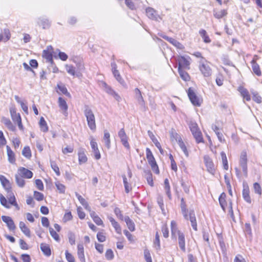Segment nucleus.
Wrapping results in <instances>:
<instances>
[{"mask_svg":"<svg viewBox=\"0 0 262 262\" xmlns=\"http://www.w3.org/2000/svg\"><path fill=\"white\" fill-rule=\"evenodd\" d=\"M178 72L181 78L184 81H189L190 79L189 75L184 70V69L178 68Z\"/></svg>","mask_w":262,"mask_h":262,"instance_id":"32","label":"nucleus"},{"mask_svg":"<svg viewBox=\"0 0 262 262\" xmlns=\"http://www.w3.org/2000/svg\"><path fill=\"white\" fill-rule=\"evenodd\" d=\"M199 34L205 43H210L211 42V40L210 39L209 36L207 34L206 31L205 30L201 29L199 31Z\"/></svg>","mask_w":262,"mask_h":262,"instance_id":"40","label":"nucleus"},{"mask_svg":"<svg viewBox=\"0 0 262 262\" xmlns=\"http://www.w3.org/2000/svg\"><path fill=\"white\" fill-rule=\"evenodd\" d=\"M57 87L58 90L63 94H64L66 96L70 97L71 95L68 92V90L66 86L62 84H58Z\"/></svg>","mask_w":262,"mask_h":262,"instance_id":"46","label":"nucleus"},{"mask_svg":"<svg viewBox=\"0 0 262 262\" xmlns=\"http://www.w3.org/2000/svg\"><path fill=\"white\" fill-rule=\"evenodd\" d=\"M178 236V244L179 246L183 251H185V239L183 233H179Z\"/></svg>","mask_w":262,"mask_h":262,"instance_id":"21","label":"nucleus"},{"mask_svg":"<svg viewBox=\"0 0 262 262\" xmlns=\"http://www.w3.org/2000/svg\"><path fill=\"white\" fill-rule=\"evenodd\" d=\"M4 35H3V39L5 41H7L8 40L10 39L11 37V34L10 32V31L8 29H5L4 30Z\"/></svg>","mask_w":262,"mask_h":262,"instance_id":"54","label":"nucleus"},{"mask_svg":"<svg viewBox=\"0 0 262 262\" xmlns=\"http://www.w3.org/2000/svg\"><path fill=\"white\" fill-rule=\"evenodd\" d=\"M6 149L9 162L11 164H15V156L14 152L8 145L6 146Z\"/></svg>","mask_w":262,"mask_h":262,"instance_id":"20","label":"nucleus"},{"mask_svg":"<svg viewBox=\"0 0 262 262\" xmlns=\"http://www.w3.org/2000/svg\"><path fill=\"white\" fill-rule=\"evenodd\" d=\"M35 184L36 187L39 190H43V185L42 182V181L39 179H37L35 180Z\"/></svg>","mask_w":262,"mask_h":262,"instance_id":"63","label":"nucleus"},{"mask_svg":"<svg viewBox=\"0 0 262 262\" xmlns=\"http://www.w3.org/2000/svg\"><path fill=\"white\" fill-rule=\"evenodd\" d=\"M253 187L255 191V192L261 195V189L260 185L258 183H255L253 184Z\"/></svg>","mask_w":262,"mask_h":262,"instance_id":"59","label":"nucleus"},{"mask_svg":"<svg viewBox=\"0 0 262 262\" xmlns=\"http://www.w3.org/2000/svg\"><path fill=\"white\" fill-rule=\"evenodd\" d=\"M103 141L106 147L109 149L111 147L110 135L107 130H104Z\"/></svg>","mask_w":262,"mask_h":262,"instance_id":"35","label":"nucleus"},{"mask_svg":"<svg viewBox=\"0 0 262 262\" xmlns=\"http://www.w3.org/2000/svg\"><path fill=\"white\" fill-rule=\"evenodd\" d=\"M146 158L148 160V162H152V161H154L155 159V158L152 154V152L150 150L149 148H146Z\"/></svg>","mask_w":262,"mask_h":262,"instance_id":"51","label":"nucleus"},{"mask_svg":"<svg viewBox=\"0 0 262 262\" xmlns=\"http://www.w3.org/2000/svg\"><path fill=\"white\" fill-rule=\"evenodd\" d=\"M161 36L163 38L165 39V40L169 42L170 43H171L172 45H173L177 48L180 49H183L184 48L182 44H181L180 42L174 39V38L169 37L166 35H162Z\"/></svg>","mask_w":262,"mask_h":262,"instance_id":"13","label":"nucleus"},{"mask_svg":"<svg viewBox=\"0 0 262 262\" xmlns=\"http://www.w3.org/2000/svg\"><path fill=\"white\" fill-rule=\"evenodd\" d=\"M65 67L67 72L69 74L72 76H75L76 75L75 68L72 65L66 64Z\"/></svg>","mask_w":262,"mask_h":262,"instance_id":"49","label":"nucleus"},{"mask_svg":"<svg viewBox=\"0 0 262 262\" xmlns=\"http://www.w3.org/2000/svg\"><path fill=\"white\" fill-rule=\"evenodd\" d=\"M181 209L185 219L188 220V212L189 210H188L186 208V204L183 198L181 199Z\"/></svg>","mask_w":262,"mask_h":262,"instance_id":"24","label":"nucleus"},{"mask_svg":"<svg viewBox=\"0 0 262 262\" xmlns=\"http://www.w3.org/2000/svg\"><path fill=\"white\" fill-rule=\"evenodd\" d=\"M189 126L196 142L198 143H203L202 134L198 127L197 123L191 121L189 123Z\"/></svg>","mask_w":262,"mask_h":262,"instance_id":"2","label":"nucleus"},{"mask_svg":"<svg viewBox=\"0 0 262 262\" xmlns=\"http://www.w3.org/2000/svg\"><path fill=\"white\" fill-rule=\"evenodd\" d=\"M77 255L79 259L81 262H85L84 247L82 244H79L77 246Z\"/></svg>","mask_w":262,"mask_h":262,"instance_id":"18","label":"nucleus"},{"mask_svg":"<svg viewBox=\"0 0 262 262\" xmlns=\"http://www.w3.org/2000/svg\"><path fill=\"white\" fill-rule=\"evenodd\" d=\"M118 136L120 138L122 144L127 149L129 148V144L128 142V138L124 128H121L118 132Z\"/></svg>","mask_w":262,"mask_h":262,"instance_id":"6","label":"nucleus"},{"mask_svg":"<svg viewBox=\"0 0 262 262\" xmlns=\"http://www.w3.org/2000/svg\"><path fill=\"white\" fill-rule=\"evenodd\" d=\"M40 249L42 252L47 256L51 255V250L48 245L44 243L40 244Z\"/></svg>","mask_w":262,"mask_h":262,"instance_id":"38","label":"nucleus"},{"mask_svg":"<svg viewBox=\"0 0 262 262\" xmlns=\"http://www.w3.org/2000/svg\"><path fill=\"white\" fill-rule=\"evenodd\" d=\"M243 196L244 200L248 203H251V200L249 195V189L248 186L244 185L243 190Z\"/></svg>","mask_w":262,"mask_h":262,"instance_id":"27","label":"nucleus"},{"mask_svg":"<svg viewBox=\"0 0 262 262\" xmlns=\"http://www.w3.org/2000/svg\"><path fill=\"white\" fill-rule=\"evenodd\" d=\"M90 144L95 159L97 160L101 158V155L97 147V143L93 138L91 139Z\"/></svg>","mask_w":262,"mask_h":262,"instance_id":"14","label":"nucleus"},{"mask_svg":"<svg viewBox=\"0 0 262 262\" xmlns=\"http://www.w3.org/2000/svg\"><path fill=\"white\" fill-rule=\"evenodd\" d=\"M34 198L38 201H42L43 199V194L37 191L34 192Z\"/></svg>","mask_w":262,"mask_h":262,"instance_id":"57","label":"nucleus"},{"mask_svg":"<svg viewBox=\"0 0 262 262\" xmlns=\"http://www.w3.org/2000/svg\"><path fill=\"white\" fill-rule=\"evenodd\" d=\"M97 238L100 242H103L106 239V237L103 232H98L97 234Z\"/></svg>","mask_w":262,"mask_h":262,"instance_id":"62","label":"nucleus"},{"mask_svg":"<svg viewBox=\"0 0 262 262\" xmlns=\"http://www.w3.org/2000/svg\"><path fill=\"white\" fill-rule=\"evenodd\" d=\"M105 257L108 260H112L114 257V253L111 249H108L105 253Z\"/></svg>","mask_w":262,"mask_h":262,"instance_id":"61","label":"nucleus"},{"mask_svg":"<svg viewBox=\"0 0 262 262\" xmlns=\"http://www.w3.org/2000/svg\"><path fill=\"white\" fill-rule=\"evenodd\" d=\"M84 115L86 118V121L89 127L93 132L96 129L95 117L92 110L88 105H85L84 108Z\"/></svg>","mask_w":262,"mask_h":262,"instance_id":"1","label":"nucleus"},{"mask_svg":"<svg viewBox=\"0 0 262 262\" xmlns=\"http://www.w3.org/2000/svg\"><path fill=\"white\" fill-rule=\"evenodd\" d=\"M55 186L60 193H64L65 190H66V187H65L64 185H63L62 184L60 183L59 182H56L55 183Z\"/></svg>","mask_w":262,"mask_h":262,"instance_id":"53","label":"nucleus"},{"mask_svg":"<svg viewBox=\"0 0 262 262\" xmlns=\"http://www.w3.org/2000/svg\"><path fill=\"white\" fill-rule=\"evenodd\" d=\"M53 52V48L51 46H47L46 49L44 50L42 52V57L52 65L54 63L52 55Z\"/></svg>","mask_w":262,"mask_h":262,"instance_id":"5","label":"nucleus"},{"mask_svg":"<svg viewBox=\"0 0 262 262\" xmlns=\"http://www.w3.org/2000/svg\"><path fill=\"white\" fill-rule=\"evenodd\" d=\"M188 220L191 222V225L192 228L195 230H197V223L196 221V217L195 215V213L193 210H189L188 212Z\"/></svg>","mask_w":262,"mask_h":262,"instance_id":"12","label":"nucleus"},{"mask_svg":"<svg viewBox=\"0 0 262 262\" xmlns=\"http://www.w3.org/2000/svg\"><path fill=\"white\" fill-rule=\"evenodd\" d=\"M221 156L222 157V163L223 165L224 169L225 170L228 169V160L226 155V154L224 151H222L221 153Z\"/></svg>","mask_w":262,"mask_h":262,"instance_id":"44","label":"nucleus"},{"mask_svg":"<svg viewBox=\"0 0 262 262\" xmlns=\"http://www.w3.org/2000/svg\"><path fill=\"white\" fill-rule=\"evenodd\" d=\"M58 104L60 108L63 111V113L67 114L68 106L65 100L61 97H59Z\"/></svg>","mask_w":262,"mask_h":262,"instance_id":"28","label":"nucleus"},{"mask_svg":"<svg viewBox=\"0 0 262 262\" xmlns=\"http://www.w3.org/2000/svg\"><path fill=\"white\" fill-rule=\"evenodd\" d=\"M134 93L135 98L137 100L139 104L141 106H144L145 103L141 91L138 88H136L134 90Z\"/></svg>","mask_w":262,"mask_h":262,"instance_id":"19","label":"nucleus"},{"mask_svg":"<svg viewBox=\"0 0 262 262\" xmlns=\"http://www.w3.org/2000/svg\"><path fill=\"white\" fill-rule=\"evenodd\" d=\"M8 196H7L8 198L9 203L14 206H15L17 208L19 209L18 204H17L16 202V199L15 198V196L14 195L13 193L10 191H9Z\"/></svg>","mask_w":262,"mask_h":262,"instance_id":"34","label":"nucleus"},{"mask_svg":"<svg viewBox=\"0 0 262 262\" xmlns=\"http://www.w3.org/2000/svg\"><path fill=\"white\" fill-rule=\"evenodd\" d=\"M199 69L204 77H209L211 75L212 70L209 63L204 58H202L199 61Z\"/></svg>","mask_w":262,"mask_h":262,"instance_id":"3","label":"nucleus"},{"mask_svg":"<svg viewBox=\"0 0 262 262\" xmlns=\"http://www.w3.org/2000/svg\"><path fill=\"white\" fill-rule=\"evenodd\" d=\"M15 177L16 182L18 186L20 187H23L25 184V180L23 179V178L19 176L18 174H15Z\"/></svg>","mask_w":262,"mask_h":262,"instance_id":"45","label":"nucleus"},{"mask_svg":"<svg viewBox=\"0 0 262 262\" xmlns=\"http://www.w3.org/2000/svg\"><path fill=\"white\" fill-rule=\"evenodd\" d=\"M252 69L253 72L257 76L261 75V71L259 68V65L256 62L254 59H253L251 61Z\"/></svg>","mask_w":262,"mask_h":262,"instance_id":"31","label":"nucleus"},{"mask_svg":"<svg viewBox=\"0 0 262 262\" xmlns=\"http://www.w3.org/2000/svg\"><path fill=\"white\" fill-rule=\"evenodd\" d=\"M187 93L191 102L195 106H200L202 100L196 95L191 88H189Z\"/></svg>","mask_w":262,"mask_h":262,"instance_id":"4","label":"nucleus"},{"mask_svg":"<svg viewBox=\"0 0 262 262\" xmlns=\"http://www.w3.org/2000/svg\"><path fill=\"white\" fill-rule=\"evenodd\" d=\"M238 91L241 93V95L244 99L247 101H250L251 100V97L249 93L246 88L242 86H240L238 88Z\"/></svg>","mask_w":262,"mask_h":262,"instance_id":"16","label":"nucleus"},{"mask_svg":"<svg viewBox=\"0 0 262 262\" xmlns=\"http://www.w3.org/2000/svg\"><path fill=\"white\" fill-rule=\"evenodd\" d=\"M76 196H77L80 203L85 208V209L90 210V207L89 206V204L77 192H76Z\"/></svg>","mask_w":262,"mask_h":262,"instance_id":"33","label":"nucleus"},{"mask_svg":"<svg viewBox=\"0 0 262 262\" xmlns=\"http://www.w3.org/2000/svg\"><path fill=\"white\" fill-rule=\"evenodd\" d=\"M174 135L178 137L177 138L178 139V143L180 147L182 150V151L184 152L185 156L187 157H188V156H189L188 151L187 149L186 146H185L184 143L182 141L181 138L180 137V136L178 134H175Z\"/></svg>","mask_w":262,"mask_h":262,"instance_id":"23","label":"nucleus"},{"mask_svg":"<svg viewBox=\"0 0 262 262\" xmlns=\"http://www.w3.org/2000/svg\"><path fill=\"white\" fill-rule=\"evenodd\" d=\"M112 72L114 77L120 84H121L122 85H124V82L123 80L121 78L118 71L116 70L117 66L116 63H112Z\"/></svg>","mask_w":262,"mask_h":262,"instance_id":"15","label":"nucleus"},{"mask_svg":"<svg viewBox=\"0 0 262 262\" xmlns=\"http://www.w3.org/2000/svg\"><path fill=\"white\" fill-rule=\"evenodd\" d=\"M251 93L253 95V100L257 103H260L261 102V97L258 95V93L256 91H251Z\"/></svg>","mask_w":262,"mask_h":262,"instance_id":"47","label":"nucleus"},{"mask_svg":"<svg viewBox=\"0 0 262 262\" xmlns=\"http://www.w3.org/2000/svg\"><path fill=\"white\" fill-rule=\"evenodd\" d=\"M226 195L224 192L221 194L219 200L221 207L224 211H225L226 206L227 205V203L226 201Z\"/></svg>","mask_w":262,"mask_h":262,"instance_id":"29","label":"nucleus"},{"mask_svg":"<svg viewBox=\"0 0 262 262\" xmlns=\"http://www.w3.org/2000/svg\"><path fill=\"white\" fill-rule=\"evenodd\" d=\"M50 233L52 237L56 241H59V237L58 234L56 233V231L54 230V229L52 228L49 229Z\"/></svg>","mask_w":262,"mask_h":262,"instance_id":"56","label":"nucleus"},{"mask_svg":"<svg viewBox=\"0 0 262 262\" xmlns=\"http://www.w3.org/2000/svg\"><path fill=\"white\" fill-rule=\"evenodd\" d=\"M227 14V11L226 10H221L220 11H213V15L214 16L217 18L220 19L224 16H226Z\"/></svg>","mask_w":262,"mask_h":262,"instance_id":"37","label":"nucleus"},{"mask_svg":"<svg viewBox=\"0 0 262 262\" xmlns=\"http://www.w3.org/2000/svg\"><path fill=\"white\" fill-rule=\"evenodd\" d=\"M10 113L11 118L14 122H16L21 119L19 113H16V110L14 106H12L10 108Z\"/></svg>","mask_w":262,"mask_h":262,"instance_id":"17","label":"nucleus"},{"mask_svg":"<svg viewBox=\"0 0 262 262\" xmlns=\"http://www.w3.org/2000/svg\"><path fill=\"white\" fill-rule=\"evenodd\" d=\"M78 160L80 164L85 163L87 160V157L83 150L78 152Z\"/></svg>","mask_w":262,"mask_h":262,"instance_id":"36","label":"nucleus"},{"mask_svg":"<svg viewBox=\"0 0 262 262\" xmlns=\"http://www.w3.org/2000/svg\"><path fill=\"white\" fill-rule=\"evenodd\" d=\"M22 154L27 158H30L31 157V153L30 147L28 146L25 147L23 149Z\"/></svg>","mask_w":262,"mask_h":262,"instance_id":"50","label":"nucleus"},{"mask_svg":"<svg viewBox=\"0 0 262 262\" xmlns=\"http://www.w3.org/2000/svg\"><path fill=\"white\" fill-rule=\"evenodd\" d=\"M247 159L246 152H242L241 156L239 163L242 168L245 177L247 176Z\"/></svg>","mask_w":262,"mask_h":262,"instance_id":"7","label":"nucleus"},{"mask_svg":"<svg viewBox=\"0 0 262 262\" xmlns=\"http://www.w3.org/2000/svg\"><path fill=\"white\" fill-rule=\"evenodd\" d=\"M154 246L155 248L157 250H159L160 249V238L158 232L156 233V236H155V239L154 241Z\"/></svg>","mask_w":262,"mask_h":262,"instance_id":"52","label":"nucleus"},{"mask_svg":"<svg viewBox=\"0 0 262 262\" xmlns=\"http://www.w3.org/2000/svg\"><path fill=\"white\" fill-rule=\"evenodd\" d=\"M144 172L145 173V177L146 179L148 184L150 186H152L154 183L151 173L148 170H145Z\"/></svg>","mask_w":262,"mask_h":262,"instance_id":"39","label":"nucleus"},{"mask_svg":"<svg viewBox=\"0 0 262 262\" xmlns=\"http://www.w3.org/2000/svg\"><path fill=\"white\" fill-rule=\"evenodd\" d=\"M39 123L41 130H42L43 132H47L48 127L47 126V124L46 121L42 117H41L40 118Z\"/></svg>","mask_w":262,"mask_h":262,"instance_id":"43","label":"nucleus"},{"mask_svg":"<svg viewBox=\"0 0 262 262\" xmlns=\"http://www.w3.org/2000/svg\"><path fill=\"white\" fill-rule=\"evenodd\" d=\"M0 203L2 205L7 208H9L10 207V205L8 203L7 199L2 193H0Z\"/></svg>","mask_w":262,"mask_h":262,"instance_id":"48","label":"nucleus"},{"mask_svg":"<svg viewBox=\"0 0 262 262\" xmlns=\"http://www.w3.org/2000/svg\"><path fill=\"white\" fill-rule=\"evenodd\" d=\"M124 220L129 230L131 231H134L135 229V224L133 221L128 216H125Z\"/></svg>","mask_w":262,"mask_h":262,"instance_id":"30","label":"nucleus"},{"mask_svg":"<svg viewBox=\"0 0 262 262\" xmlns=\"http://www.w3.org/2000/svg\"><path fill=\"white\" fill-rule=\"evenodd\" d=\"M146 13L147 16L150 19H155L156 17V13L154 9L151 8H148L146 9Z\"/></svg>","mask_w":262,"mask_h":262,"instance_id":"42","label":"nucleus"},{"mask_svg":"<svg viewBox=\"0 0 262 262\" xmlns=\"http://www.w3.org/2000/svg\"><path fill=\"white\" fill-rule=\"evenodd\" d=\"M164 189L166 194L169 199H171V195L170 193V187L169 183V181L167 179H165L164 180Z\"/></svg>","mask_w":262,"mask_h":262,"instance_id":"41","label":"nucleus"},{"mask_svg":"<svg viewBox=\"0 0 262 262\" xmlns=\"http://www.w3.org/2000/svg\"><path fill=\"white\" fill-rule=\"evenodd\" d=\"M103 86L104 87L105 91L108 94L111 95H113V94H115V91L111 89V87L108 86L106 83H103Z\"/></svg>","mask_w":262,"mask_h":262,"instance_id":"60","label":"nucleus"},{"mask_svg":"<svg viewBox=\"0 0 262 262\" xmlns=\"http://www.w3.org/2000/svg\"><path fill=\"white\" fill-rule=\"evenodd\" d=\"M2 122L4 123L6 126L10 130L14 131L15 129V127L13 125L9 118L3 117L2 118Z\"/></svg>","mask_w":262,"mask_h":262,"instance_id":"26","label":"nucleus"},{"mask_svg":"<svg viewBox=\"0 0 262 262\" xmlns=\"http://www.w3.org/2000/svg\"><path fill=\"white\" fill-rule=\"evenodd\" d=\"M58 51H59V52H58L59 58L62 61L67 60L68 58V55L64 52H61L59 50H58Z\"/></svg>","mask_w":262,"mask_h":262,"instance_id":"64","label":"nucleus"},{"mask_svg":"<svg viewBox=\"0 0 262 262\" xmlns=\"http://www.w3.org/2000/svg\"><path fill=\"white\" fill-rule=\"evenodd\" d=\"M178 60L179 62L178 68L188 70L190 69L189 65L190 62L187 58H185L184 56H180L179 57Z\"/></svg>","mask_w":262,"mask_h":262,"instance_id":"9","label":"nucleus"},{"mask_svg":"<svg viewBox=\"0 0 262 262\" xmlns=\"http://www.w3.org/2000/svg\"><path fill=\"white\" fill-rule=\"evenodd\" d=\"M0 181L4 188L9 192V190L11 189V185L9 181L7 179L5 176L0 175Z\"/></svg>","mask_w":262,"mask_h":262,"instance_id":"25","label":"nucleus"},{"mask_svg":"<svg viewBox=\"0 0 262 262\" xmlns=\"http://www.w3.org/2000/svg\"><path fill=\"white\" fill-rule=\"evenodd\" d=\"M18 174L21 177L26 179H30L33 176L32 172L24 167H20L18 168Z\"/></svg>","mask_w":262,"mask_h":262,"instance_id":"8","label":"nucleus"},{"mask_svg":"<svg viewBox=\"0 0 262 262\" xmlns=\"http://www.w3.org/2000/svg\"><path fill=\"white\" fill-rule=\"evenodd\" d=\"M204 160L207 170L210 173H213L215 169L214 164L211 159L208 156H205L204 157Z\"/></svg>","mask_w":262,"mask_h":262,"instance_id":"10","label":"nucleus"},{"mask_svg":"<svg viewBox=\"0 0 262 262\" xmlns=\"http://www.w3.org/2000/svg\"><path fill=\"white\" fill-rule=\"evenodd\" d=\"M122 178H123V184H124V185L125 187V192L126 193H128L130 190V188H129L128 183L127 182V178L125 175H123L122 176Z\"/></svg>","mask_w":262,"mask_h":262,"instance_id":"55","label":"nucleus"},{"mask_svg":"<svg viewBox=\"0 0 262 262\" xmlns=\"http://www.w3.org/2000/svg\"><path fill=\"white\" fill-rule=\"evenodd\" d=\"M51 166L53 170L55 172L57 176L60 175L59 169L56 163L53 161H51Z\"/></svg>","mask_w":262,"mask_h":262,"instance_id":"58","label":"nucleus"},{"mask_svg":"<svg viewBox=\"0 0 262 262\" xmlns=\"http://www.w3.org/2000/svg\"><path fill=\"white\" fill-rule=\"evenodd\" d=\"M171 232L172 237L174 238H176L179 233H182L178 229L177 223L174 221L171 222Z\"/></svg>","mask_w":262,"mask_h":262,"instance_id":"22","label":"nucleus"},{"mask_svg":"<svg viewBox=\"0 0 262 262\" xmlns=\"http://www.w3.org/2000/svg\"><path fill=\"white\" fill-rule=\"evenodd\" d=\"M2 219L4 222H5L10 230H14L16 227L11 217L8 216L3 215Z\"/></svg>","mask_w":262,"mask_h":262,"instance_id":"11","label":"nucleus"}]
</instances>
